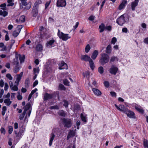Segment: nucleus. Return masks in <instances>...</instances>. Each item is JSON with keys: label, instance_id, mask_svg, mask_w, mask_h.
<instances>
[{"label": "nucleus", "instance_id": "obj_44", "mask_svg": "<svg viewBox=\"0 0 148 148\" xmlns=\"http://www.w3.org/2000/svg\"><path fill=\"white\" fill-rule=\"evenodd\" d=\"M18 85H14L13 86H12L11 88V89L12 90H13L14 91H17L18 90Z\"/></svg>", "mask_w": 148, "mask_h": 148}, {"label": "nucleus", "instance_id": "obj_51", "mask_svg": "<svg viewBox=\"0 0 148 148\" xmlns=\"http://www.w3.org/2000/svg\"><path fill=\"white\" fill-rule=\"evenodd\" d=\"M116 38L115 37H113L112 38L111 41V43L114 45L115 44L116 42Z\"/></svg>", "mask_w": 148, "mask_h": 148}, {"label": "nucleus", "instance_id": "obj_54", "mask_svg": "<svg viewBox=\"0 0 148 148\" xmlns=\"http://www.w3.org/2000/svg\"><path fill=\"white\" fill-rule=\"evenodd\" d=\"M0 132L1 134H5V129L3 127H2L1 128Z\"/></svg>", "mask_w": 148, "mask_h": 148}, {"label": "nucleus", "instance_id": "obj_42", "mask_svg": "<svg viewBox=\"0 0 148 148\" xmlns=\"http://www.w3.org/2000/svg\"><path fill=\"white\" fill-rule=\"evenodd\" d=\"M20 32V31L18 32H17L16 31H15L13 32V36L15 37H16L19 34Z\"/></svg>", "mask_w": 148, "mask_h": 148}, {"label": "nucleus", "instance_id": "obj_57", "mask_svg": "<svg viewBox=\"0 0 148 148\" xmlns=\"http://www.w3.org/2000/svg\"><path fill=\"white\" fill-rule=\"evenodd\" d=\"M59 88L62 90H65V88L64 86L61 84H60L59 86Z\"/></svg>", "mask_w": 148, "mask_h": 148}, {"label": "nucleus", "instance_id": "obj_15", "mask_svg": "<svg viewBox=\"0 0 148 148\" xmlns=\"http://www.w3.org/2000/svg\"><path fill=\"white\" fill-rule=\"evenodd\" d=\"M127 3V1L126 0H123L119 5L118 8L119 9L121 10L124 8Z\"/></svg>", "mask_w": 148, "mask_h": 148}, {"label": "nucleus", "instance_id": "obj_10", "mask_svg": "<svg viewBox=\"0 0 148 148\" xmlns=\"http://www.w3.org/2000/svg\"><path fill=\"white\" fill-rule=\"evenodd\" d=\"M43 45L40 43L37 44L35 47V50L37 52H42L43 50Z\"/></svg>", "mask_w": 148, "mask_h": 148}, {"label": "nucleus", "instance_id": "obj_18", "mask_svg": "<svg viewBox=\"0 0 148 148\" xmlns=\"http://www.w3.org/2000/svg\"><path fill=\"white\" fill-rule=\"evenodd\" d=\"M99 53L98 51L97 50H95L93 52L92 56L91 58L93 60H95L97 56Z\"/></svg>", "mask_w": 148, "mask_h": 148}, {"label": "nucleus", "instance_id": "obj_26", "mask_svg": "<svg viewBox=\"0 0 148 148\" xmlns=\"http://www.w3.org/2000/svg\"><path fill=\"white\" fill-rule=\"evenodd\" d=\"M31 105L29 103H27L24 107V110L25 111V112H26L27 111L29 110L31 107Z\"/></svg>", "mask_w": 148, "mask_h": 148}, {"label": "nucleus", "instance_id": "obj_34", "mask_svg": "<svg viewBox=\"0 0 148 148\" xmlns=\"http://www.w3.org/2000/svg\"><path fill=\"white\" fill-rule=\"evenodd\" d=\"M15 43V40H11V44L10 45V46H9L8 47L9 48L8 49V51L9 52L10 51V49L12 48V46L13 44Z\"/></svg>", "mask_w": 148, "mask_h": 148}, {"label": "nucleus", "instance_id": "obj_48", "mask_svg": "<svg viewBox=\"0 0 148 148\" xmlns=\"http://www.w3.org/2000/svg\"><path fill=\"white\" fill-rule=\"evenodd\" d=\"M8 133L9 134H11L13 130V128L12 126H9L8 127Z\"/></svg>", "mask_w": 148, "mask_h": 148}, {"label": "nucleus", "instance_id": "obj_37", "mask_svg": "<svg viewBox=\"0 0 148 148\" xmlns=\"http://www.w3.org/2000/svg\"><path fill=\"white\" fill-rule=\"evenodd\" d=\"M26 112L25 111H24L23 113L20 114L19 116V119L20 120H22L24 118Z\"/></svg>", "mask_w": 148, "mask_h": 148}, {"label": "nucleus", "instance_id": "obj_62", "mask_svg": "<svg viewBox=\"0 0 148 148\" xmlns=\"http://www.w3.org/2000/svg\"><path fill=\"white\" fill-rule=\"evenodd\" d=\"M32 13H33V17H36L38 14V12L32 11Z\"/></svg>", "mask_w": 148, "mask_h": 148}, {"label": "nucleus", "instance_id": "obj_14", "mask_svg": "<svg viewBox=\"0 0 148 148\" xmlns=\"http://www.w3.org/2000/svg\"><path fill=\"white\" fill-rule=\"evenodd\" d=\"M75 134V132L73 130H70V131L67 135V139L68 140L69 138L74 136Z\"/></svg>", "mask_w": 148, "mask_h": 148}, {"label": "nucleus", "instance_id": "obj_60", "mask_svg": "<svg viewBox=\"0 0 148 148\" xmlns=\"http://www.w3.org/2000/svg\"><path fill=\"white\" fill-rule=\"evenodd\" d=\"M55 21V19L53 18L50 17L49 18V21L50 23H52Z\"/></svg>", "mask_w": 148, "mask_h": 148}, {"label": "nucleus", "instance_id": "obj_58", "mask_svg": "<svg viewBox=\"0 0 148 148\" xmlns=\"http://www.w3.org/2000/svg\"><path fill=\"white\" fill-rule=\"evenodd\" d=\"M9 87V86L8 84L7 83H5V86L4 87V90L5 91H7Z\"/></svg>", "mask_w": 148, "mask_h": 148}, {"label": "nucleus", "instance_id": "obj_1", "mask_svg": "<svg viewBox=\"0 0 148 148\" xmlns=\"http://www.w3.org/2000/svg\"><path fill=\"white\" fill-rule=\"evenodd\" d=\"M109 56L105 53H103L101 54V58L99 62L102 65H104L108 62L109 60Z\"/></svg>", "mask_w": 148, "mask_h": 148}, {"label": "nucleus", "instance_id": "obj_8", "mask_svg": "<svg viewBox=\"0 0 148 148\" xmlns=\"http://www.w3.org/2000/svg\"><path fill=\"white\" fill-rule=\"evenodd\" d=\"M118 70L117 67L114 65H112L110 69L109 72L111 74L116 75Z\"/></svg>", "mask_w": 148, "mask_h": 148}, {"label": "nucleus", "instance_id": "obj_3", "mask_svg": "<svg viewBox=\"0 0 148 148\" xmlns=\"http://www.w3.org/2000/svg\"><path fill=\"white\" fill-rule=\"evenodd\" d=\"M62 121L64 127L69 128L71 127L72 122L71 119L63 118L62 119Z\"/></svg>", "mask_w": 148, "mask_h": 148}, {"label": "nucleus", "instance_id": "obj_20", "mask_svg": "<svg viewBox=\"0 0 148 148\" xmlns=\"http://www.w3.org/2000/svg\"><path fill=\"white\" fill-rule=\"evenodd\" d=\"M25 130V128L23 127H21L20 128L19 132L18 134V136H21L22 135L23 133H24Z\"/></svg>", "mask_w": 148, "mask_h": 148}, {"label": "nucleus", "instance_id": "obj_22", "mask_svg": "<svg viewBox=\"0 0 148 148\" xmlns=\"http://www.w3.org/2000/svg\"><path fill=\"white\" fill-rule=\"evenodd\" d=\"M99 28L100 29L99 32L101 33L103 32L105 29V25L103 23H101L99 26Z\"/></svg>", "mask_w": 148, "mask_h": 148}, {"label": "nucleus", "instance_id": "obj_11", "mask_svg": "<svg viewBox=\"0 0 148 148\" xmlns=\"http://www.w3.org/2000/svg\"><path fill=\"white\" fill-rule=\"evenodd\" d=\"M68 67L66 64L63 61H62L59 65V69H67Z\"/></svg>", "mask_w": 148, "mask_h": 148}, {"label": "nucleus", "instance_id": "obj_53", "mask_svg": "<svg viewBox=\"0 0 148 148\" xmlns=\"http://www.w3.org/2000/svg\"><path fill=\"white\" fill-rule=\"evenodd\" d=\"M50 108L51 109L58 110L59 109V108L58 106L55 105L50 107Z\"/></svg>", "mask_w": 148, "mask_h": 148}, {"label": "nucleus", "instance_id": "obj_31", "mask_svg": "<svg viewBox=\"0 0 148 148\" xmlns=\"http://www.w3.org/2000/svg\"><path fill=\"white\" fill-rule=\"evenodd\" d=\"M90 66L92 70H93L94 68V65L93 62L92 60L91 59L89 61Z\"/></svg>", "mask_w": 148, "mask_h": 148}, {"label": "nucleus", "instance_id": "obj_59", "mask_svg": "<svg viewBox=\"0 0 148 148\" xmlns=\"http://www.w3.org/2000/svg\"><path fill=\"white\" fill-rule=\"evenodd\" d=\"M104 86L106 87H108L109 86V82L108 81H105L104 82Z\"/></svg>", "mask_w": 148, "mask_h": 148}, {"label": "nucleus", "instance_id": "obj_35", "mask_svg": "<svg viewBox=\"0 0 148 148\" xmlns=\"http://www.w3.org/2000/svg\"><path fill=\"white\" fill-rule=\"evenodd\" d=\"M115 61H118V58L117 57L112 56L111 57L110 59V62H113Z\"/></svg>", "mask_w": 148, "mask_h": 148}, {"label": "nucleus", "instance_id": "obj_50", "mask_svg": "<svg viewBox=\"0 0 148 148\" xmlns=\"http://www.w3.org/2000/svg\"><path fill=\"white\" fill-rule=\"evenodd\" d=\"M63 83L66 86L69 85V82L68 80L67 79H65L63 80Z\"/></svg>", "mask_w": 148, "mask_h": 148}, {"label": "nucleus", "instance_id": "obj_25", "mask_svg": "<svg viewBox=\"0 0 148 148\" xmlns=\"http://www.w3.org/2000/svg\"><path fill=\"white\" fill-rule=\"evenodd\" d=\"M4 103L6 104V105L9 106L12 103V101H10V99L9 98L5 99L4 100Z\"/></svg>", "mask_w": 148, "mask_h": 148}, {"label": "nucleus", "instance_id": "obj_9", "mask_svg": "<svg viewBox=\"0 0 148 148\" xmlns=\"http://www.w3.org/2000/svg\"><path fill=\"white\" fill-rule=\"evenodd\" d=\"M125 114H126L128 117L130 118H134V113L128 109L125 113Z\"/></svg>", "mask_w": 148, "mask_h": 148}, {"label": "nucleus", "instance_id": "obj_40", "mask_svg": "<svg viewBox=\"0 0 148 148\" xmlns=\"http://www.w3.org/2000/svg\"><path fill=\"white\" fill-rule=\"evenodd\" d=\"M12 0H8L7 2L8 4L7 5L8 6H12L14 5V3L12 2Z\"/></svg>", "mask_w": 148, "mask_h": 148}, {"label": "nucleus", "instance_id": "obj_23", "mask_svg": "<svg viewBox=\"0 0 148 148\" xmlns=\"http://www.w3.org/2000/svg\"><path fill=\"white\" fill-rule=\"evenodd\" d=\"M8 12L5 10H0V15L5 17L8 15Z\"/></svg>", "mask_w": 148, "mask_h": 148}, {"label": "nucleus", "instance_id": "obj_41", "mask_svg": "<svg viewBox=\"0 0 148 148\" xmlns=\"http://www.w3.org/2000/svg\"><path fill=\"white\" fill-rule=\"evenodd\" d=\"M59 114L60 115L63 116H64L66 115L64 111L63 110L60 111L59 113Z\"/></svg>", "mask_w": 148, "mask_h": 148}, {"label": "nucleus", "instance_id": "obj_39", "mask_svg": "<svg viewBox=\"0 0 148 148\" xmlns=\"http://www.w3.org/2000/svg\"><path fill=\"white\" fill-rule=\"evenodd\" d=\"M81 117L82 121L84 122H86V118L84 116L83 114L82 113L81 114Z\"/></svg>", "mask_w": 148, "mask_h": 148}, {"label": "nucleus", "instance_id": "obj_28", "mask_svg": "<svg viewBox=\"0 0 148 148\" xmlns=\"http://www.w3.org/2000/svg\"><path fill=\"white\" fill-rule=\"evenodd\" d=\"M25 87L26 88H27L29 84V80L28 78H27L25 81Z\"/></svg>", "mask_w": 148, "mask_h": 148}, {"label": "nucleus", "instance_id": "obj_63", "mask_svg": "<svg viewBox=\"0 0 148 148\" xmlns=\"http://www.w3.org/2000/svg\"><path fill=\"white\" fill-rule=\"evenodd\" d=\"M111 95L112 97H116V94L115 92H114L111 91L110 92Z\"/></svg>", "mask_w": 148, "mask_h": 148}, {"label": "nucleus", "instance_id": "obj_29", "mask_svg": "<svg viewBox=\"0 0 148 148\" xmlns=\"http://www.w3.org/2000/svg\"><path fill=\"white\" fill-rule=\"evenodd\" d=\"M54 42H55V40L53 39L51 40L48 41V42H47V46H52L54 44Z\"/></svg>", "mask_w": 148, "mask_h": 148}, {"label": "nucleus", "instance_id": "obj_61", "mask_svg": "<svg viewBox=\"0 0 148 148\" xmlns=\"http://www.w3.org/2000/svg\"><path fill=\"white\" fill-rule=\"evenodd\" d=\"M80 124V122L79 121H77L76 122V125L77 129H79V126Z\"/></svg>", "mask_w": 148, "mask_h": 148}, {"label": "nucleus", "instance_id": "obj_55", "mask_svg": "<svg viewBox=\"0 0 148 148\" xmlns=\"http://www.w3.org/2000/svg\"><path fill=\"white\" fill-rule=\"evenodd\" d=\"M5 84L3 80L2 79H1L0 80V87H3Z\"/></svg>", "mask_w": 148, "mask_h": 148}, {"label": "nucleus", "instance_id": "obj_12", "mask_svg": "<svg viewBox=\"0 0 148 148\" xmlns=\"http://www.w3.org/2000/svg\"><path fill=\"white\" fill-rule=\"evenodd\" d=\"M54 94H49L48 93L45 94L44 96V100H47L52 98L54 96Z\"/></svg>", "mask_w": 148, "mask_h": 148}, {"label": "nucleus", "instance_id": "obj_64", "mask_svg": "<svg viewBox=\"0 0 148 148\" xmlns=\"http://www.w3.org/2000/svg\"><path fill=\"white\" fill-rule=\"evenodd\" d=\"M143 42L145 43L148 44V37H147L144 39Z\"/></svg>", "mask_w": 148, "mask_h": 148}, {"label": "nucleus", "instance_id": "obj_19", "mask_svg": "<svg viewBox=\"0 0 148 148\" xmlns=\"http://www.w3.org/2000/svg\"><path fill=\"white\" fill-rule=\"evenodd\" d=\"M14 72L15 73H16L18 72L20 70V68L19 67L18 62H17L15 67L13 68Z\"/></svg>", "mask_w": 148, "mask_h": 148}, {"label": "nucleus", "instance_id": "obj_52", "mask_svg": "<svg viewBox=\"0 0 148 148\" xmlns=\"http://www.w3.org/2000/svg\"><path fill=\"white\" fill-rule=\"evenodd\" d=\"M64 106L65 107V108H67L68 105V101L66 100H64L63 101Z\"/></svg>", "mask_w": 148, "mask_h": 148}, {"label": "nucleus", "instance_id": "obj_33", "mask_svg": "<svg viewBox=\"0 0 148 148\" xmlns=\"http://www.w3.org/2000/svg\"><path fill=\"white\" fill-rule=\"evenodd\" d=\"M25 17L24 16L22 15L19 18L20 22L21 23H23L25 22Z\"/></svg>", "mask_w": 148, "mask_h": 148}, {"label": "nucleus", "instance_id": "obj_16", "mask_svg": "<svg viewBox=\"0 0 148 148\" xmlns=\"http://www.w3.org/2000/svg\"><path fill=\"white\" fill-rule=\"evenodd\" d=\"M81 59L82 60L88 62L91 59L87 55H83L81 56Z\"/></svg>", "mask_w": 148, "mask_h": 148}, {"label": "nucleus", "instance_id": "obj_47", "mask_svg": "<svg viewBox=\"0 0 148 148\" xmlns=\"http://www.w3.org/2000/svg\"><path fill=\"white\" fill-rule=\"evenodd\" d=\"M6 76L10 80H12L13 79L10 73L7 74L6 75Z\"/></svg>", "mask_w": 148, "mask_h": 148}, {"label": "nucleus", "instance_id": "obj_21", "mask_svg": "<svg viewBox=\"0 0 148 148\" xmlns=\"http://www.w3.org/2000/svg\"><path fill=\"white\" fill-rule=\"evenodd\" d=\"M134 105H135V108L140 113H143L144 111L140 106H138L135 103L134 104Z\"/></svg>", "mask_w": 148, "mask_h": 148}, {"label": "nucleus", "instance_id": "obj_43", "mask_svg": "<svg viewBox=\"0 0 148 148\" xmlns=\"http://www.w3.org/2000/svg\"><path fill=\"white\" fill-rule=\"evenodd\" d=\"M31 3L30 2H29L27 4V5H25L26 6L25 8L27 10L31 8Z\"/></svg>", "mask_w": 148, "mask_h": 148}, {"label": "nucleus", "instance_id": "obj_45", "mask_svg": "<svg viewBox=\"0 0 148 148\" xmlns=\"http://www.w3.org/2000/svg\"><path fill=\"white\" fill-rule=\"evenodd\" d=\"M143 145L144 147L148 148V141L144 140L143 142Z\"/></svg>", "mask_w": 148, "mask_h": 148}, {"label": "nucleus", "instance_id": "obj_32", "mask_svg": "<svg viewBox=\"0 0 148 148\" xmlns=\"http://www.w3.org/2000/svg\"><path fill=\"white\" fill-rule=\"evenodd\" d=\"M19 57L20 62L21 63L23 62L25 58V56L23 55L22 56L21 55H19Z\"/></svg>", "mask_w": 148, "mask_h": 148}, {"label": "nucleus", "instance_id": "obj_36", "mask_svg": "<svg viewBox=\"0 0 148 148\" xmlns=\"http://www.w3.org/2000/svg\"><path fill=\"white\" fill-rule=\"evenodd\" d=\"M6 3H3L0 5V7L2 8H1L3 10H6Z\"/></svg>", "mask_w": 148, "mask_h": 148}, {"label": "nucleus", "instance_id": "obj_38", "mask_svg": "<svg viewBox=\"0 0 148 148\" xmlns=\"http://www.w3.org/2000/svg\"><path fill=\"white\" fill-rule=\"evenodd\" d=\"M90 49V45L89 44H88L86 45L85 48V51L86 52L88 53Z\"/></svg>", "mask_w": 148, "mask_h": 148}, {"label": "nucleus", "instance_id": "obj_13", "mask_svg": "<svg viewBox=\"0 0 148 148\" xmlns=\"http://www.w3.org/2000/svg\"><path fill=\"white\" fill-rule=\"evenodd\" d=\"M139 1V0H135L134 1L132 2L131 6L132 10H135V8L137 6Z\"/></svg>", "mask_w": 148, "mask_h": 148}, {"label": "nucleus", "instance_id": "obj_24", "mask_svg": "<svg viewBox=\"0 0 148 148\" xmlns=\"http://www.w3.org/2000/svg\"><path fill=\"white\" fill-rule=\"evenodd\" d=\"M55 137V135L54 133H52L51 134V137L50 138V139L49 141V145L50 146H51L52 144V142L54 138Z\"/></svg>", "mask_w": 148, "mask_h": 148}, {"label": "nucleus", "instance_id": "obj_27", "mask_svg": "<svg viewBox=\"0 0 148 148\" xmlns=\"http://www.w3.org/2000/svg\"><path fill=\"white\" fill-rule=\"evenodd\" d=\"M111 46L110 45H108L106 47V51L107 53H110L111 52Z\"/></svg>", "mask_w": 148, "mask_h": 148}, {"label": "nucleus", "instance_id": "obj_56", "mask_svg": "<svg viewBox=\"0 0 148 148\" xmlns=\"http://www.w3.org/2000/svg\"><path fill=\"white\" fill-rule=\"evenodd\" d=\"M90 75V73L89 71H87L85 72L84 73H83V75L84 77H87L88 76Z\"/></svg>", "mask_w": 148, "mask_h": 148}, {"label": "nucleus", "instance_id": "obj_4", "mask_svg": "<svg viewBox=\"0 0 148 148\" xmlns=\"http://www.w3.org/2000/svg\"><path fill=\"white\" fill-rule=\"evenodd\" d=\"M125 22L124 15H122L117 19L116 23L120 25H122Z\"/></svg>", "mask_w": 148, "mask_h": 148}, {"label": "nucleus", "instance_id": "obj_17", "mask_svg": "<svg viewBox=\"0 0 148 148\" xmlns=\"http://www.w3.org/2000/svg\"><path fill=\"white\" fill-rule=\"evenodd\" d=\"M92 90L94 94L97 96H100L101 94V92L97 89L93 88Z\"/></svg>", "mask_w": 148, "mask_h": 148}, {"label": "nucleus", "instance_id": "obj_30", "mask_svg": "<svg viewBox=\"0 0 148 148\" xmlns=\"http://www.w3.org/2000/svg\"><path fill=\"white\" fill-rule=\"evenodd\" d=\"M38 5H37L36 3H35L34 6L32 11H37L38 12Z\"/></svg>", "mask_w": 148, "mask_h": 148}, {"label": "nucleus", "instance_id": "obj_6", "mask_svg": "<svg viewBox=\"0 0 148 148\" xmlns=\"http://www.w3.org/2000/svg\"><path fill=\"white\" fill-rule=\"evenodd\" d=\"M66 5V1L65 0H57L56 3L57 7H64Z\"/></svg>", "mask_w": 148, "mask_h": 148}, {"label": "nucleus", "instance_id": "obj_7", "mask_svg": "<svg viewBox=\"0 0 148 148\" xmlns=\"http://www.w3.org/2000/svg\"><path fill=\"white\" fill-rule=\"evenodd\" d=\"M23 73V72H21L19 74H17L16 75L15 77L16 80L15 81V83L16 85H19V82L21 80Z\"/></svg>", "mask_w": 148, "mask_h": 148}, {"label": "nucleus", "instance_id": "obj_46", "mask_svg": "<svg viewBox=\"0 0 148 148\" xmlns=\"http://www.w3.org/2000/svg\"><path fill=\"white\" fill-rule=\"evenodd\" d=\"M98 71L100 74H102L104 71L103 68L102 66H100L98 68Z\"/></svg>", "mask_w": 148, "mask_h": 148}, {"label": "nucleus", "instance_id": "obj_5", "mask_svg": "<svg viewBox=\"0 0 148 148\" xmlns=\"http://www.w3.org/2000/svg\"><path fill=\"white\" fill-rule=\"evenodd\" d=\"M115 106L116 108L120 111L123 112L125 113L127 109V108H126L123 105H120L118 106L116 104H115Z\"/></svg>", "mask_w": 148, "mask_h": 148}, {"label": "nucleus", "instance_id": "obj_2", "mask_svg": "<svg viewBox=\"0 0 148 148\" xmlns=\"http://www.w3.org/2000/svg\"><path fill=\"white\" fill-rule=\"evenodd\" d=\"M57 34L59 38L63 41H66L71 38V37L69 36V34H64L61 32L59 29H58Z\"/></svg>", "mask_w": 148, "mask_h": 148}, {"label": "nucleus", "instance_id": "obj_49", "mask_svg": "<svg viewBox=\"0 0 148 148\" xmlns=\"http://www.w3.org/2000/svg\"><path fill=\"white\" fill-rule=\"evenodd\" d=\"M22 4L23 5H27L26 1L27 0H19Z\"/></svg>", "mask_w": 148, "mask_h": 148}]
</instances>
